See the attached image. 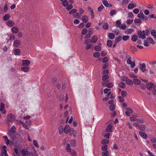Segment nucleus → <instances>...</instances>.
I'll return each instance as SVG.
<instances>
[{
	"label": "nucleus",
	"instance_id": "obj_1",
	"mask_svg": "<svg viewBox=\"0 0 156 156\" xmlns=\"http://www.w3.org/2000/svg\"><path fill=\"white\" fill-rule=\"evenodd\" d=\"M7 119L6 122V123L9 126H10V125L9 122H12L15 120V115L13 114H10L7 115Z\"/></svg>",
	"mask_w": 156,
	"mask_h": 156
},
{
	"label": "nucleus",
	"instance_id": "obj_2",
	"mask_svg": "<svg viewBox=\"0 0 156 156\" xmlns=\"http://www.w3.org/2000/svg\"><path fill=\"white\" fill-rule=\"evenodd\" d=\"M127 63L128 65H130V67L132 68H133L136 65L134 61H133V62L131 61V57L129 55L127 56Z\"/></svg>",
	"mask_w": 156,
	"mask_h": 156
},
{
	"label": "nucleus",
	"instance_id": "obj_3",
	"mask_svg": "<svg viewBox=\"0 0 156 156\" xmlns=\"http://www.w3.org/2000/svg\"><path fill=\"white\" fill-rule=\"evenodd\" d=\"M137 34L139 38L144 39L146 38L145 34H142V31L141 30H139L138 31Z\"/></svg>",
	"mask_w": 156,
	"mask_h": 156
},
{
	"label": "nucleus",
	"instance_id": "obj_4",
	"mask_svg": "<svg viewBox=\"0 0 156 156\" xmlns=\"http://www.w3.org/2000/svg\"><path fill=\"white\" fill-rule=\"evenodd\" d=\"M23 66H28L30 63V62L29 61L26 60H23L22 61Z\"/></svg>",
	"mask_w": 156,
	"mask_h": 156
},
{
	"label": "nucleus",
	"instance_id": "obj_5",
	"mask_svg": "<svg viewBox=\"0 0 156 156\" xmlns=\"http://www.w3.org/2000/svg\"><path fill=\"white\" fill-rule=\"evenodd\" d=\"M21 44V41L19 40H16L13 42V45L15 47H18Z\"/></svg>",
	"mask_w": 156,
	"mask_h": 156
},
{
	"label": "nucleus",
	"instance_id": "obj_6",
	"mask_svg": "<svg viewBox=\"0 0 156 156\" xmlns=\"http://www.w3.org/2000/svg\"><path fill=\"white\" fill-rule=\"evenodd\" d=\"M22 154L23 155H29L30 154V152L27 150V149H23L21 151Z\"/></svg>",
	"mask_w": 156,
	"mask_h": 156
},
{
	"label": "nucleus",
	"instance_id": "obj_7",
	"mask_svg": "<svg viewBox=\"0 0 156 156\" xmlns=\"http://www.w3.org/2000/svg\"><path fill=\"white\" fill-rule=\"evenodd\" d=\"M127 111L126 112H125V114L127 116H130V114H131L133 113V110L131 108H127L126 109Z\"/></svg>",
	"mask_w": 156,
	"mask_h": 156
},
{
	"label": "nucleus",
	"instance_id": "obj_8",
	"mask_svg": "<svg viewBox=\"0 0 156 156\" xmlns=\"http://www.w3.org/2000/svg\"><path fill=\"white\" fill-rule=\"evenodd\" d=\"M146 66L144 63L140 64V69L141 71L143 72H144L146 71Z\"/></svg>",
	"mask_w": 156,
	"mask_h": 156
},
{
	"label": "nucleus",
	"instance_id": "obj_9",
	"mask_svg": "<svg viewBox=\"0 0 156 156\" xmlns=\"http://www.w3.org/2000/svg\"><path fill=\"white\" fill-rule=\"evenodd\" d=\"M147 88L150 90H151L152 89V87L154 85L153 83H147L146 84Z\"/></svg>",
	"mask_w": 156,
	"mask_h": 156
},
{
	"label": "nucleus",
	"instance_id": "obj_10",
	"mask_svg": "<svg viewBox=\"0 0 156 156\" xmlns=\"http://www.w3.org/2000/svg\"><path fill=\"white\" fill-rule=\"evenodd\" d=\"M6 24L8 26L12 27L14 25L15 23L13 21L9 20L7 22Z\"/></svg>",
	"mask_w": 156,
	"mask_h": 156
},
{
	"label": "nucleus",
	"instance_id": "obj_11",
	"mask_svg": "<svg viewBox=\"0 0 156 156\" xmlns=\"http://www.w3.org/2000/svg\"><path fill=\"white\" fill-rule=\"evenodd\" d=\"M98 37L96 35H94L91 37V42L92 43H95L98 40Z\"/></svg>",
	"mask_w": 156,
	"mask_h": 156
},
{
	"label": "nucleus",
	"instance_id": "obj_12",
	"mask_svg": "<svg viewBox=\"0 0 156 156\" xmlns=\"http://www.w3.org/2000/svg\"><path fill=\"white\" fill-rule=\"evenodd\" d=\"M70 129V126L68 125H66L64 129V133L66 134L68 133L69 132Z\"/></svg>",
	"mask_w": 156,
	"mask_h": 156
},
{
	"label": "nucleus",
	"instance_id": "obj_13",
	"mask_svg": "<svg viewBox=\"0 0 156 156\" xmlns=\"http://www.w3.org/2000/svg\"><path fill=\"white\" fill-rule=\"evenodd\" d=\"M20 50L19 49H16L13 50V52L15 55H19L20 53Z\"/></svg>",
	"mask_w": 156,
	"mask_h": 156
},
{
	"label": "nucleus",
	"instance_id": "obj_14",
	"mask_svg": "<svg viewBox=\"0 0 156 156\" xmlns=\"http://www.w3.org/2000/svg\"><path fill=\"white\" fill-rule=\"evenodd\" d=\"M12 32L14 34L17 33L19 31L18 28L16 27H13L11 28Z\"/></svg>",
	"mask_w": 156,
	"mask_h": 156
},
{
	"label": "nucleus",
	"instance_id": "obj_15",
	"mask_svg": "<svg viewBox=\"0 0 156 156\" xmlns=\"http://www.w3.org/2000/svg\"><path fill=\"white\" fill-rule=\"evenodd\" d=\"M139 133L140 135L141 136V137H142L143 138L146 139L147 138V135L145 133L142 132H139Z\"/></svg>",
	"mask_w": 156,
	"mask_h": 156
},
{
	"label": "nucleus",
	"instance_id": "obj_16",
	"mask_svg": "<svg viewBox=\"0 0 156 156\" xmlns=\"http://www.w3.org/2000/svg\"><path fill=\"white\" fill-rule=\"evenodd\" d=\"M10 17V15L9 14H7L5 15L3 17V19L4 21H6L9 20Z\"/></svg>",
	"mask_w": 156,
	"mask_h": 156
},
{
	"label": "nucleus",
	"instance_id": "obj_17",
	"mask_svg": "<svg viewBox=\"0 0 156 156\" xmlns=\"http://www.w3.org/2000/svg\"><path fill=\"white\" fill-rule=\"evenodd\" d=\"M83 21L84 23H87L88 21V18L87 16H83L82 17Z\"/></svg>",
	"mask_w": 156,
	"mask_h": 156
},
{
	"label": "nucleus",
	"instance_id": "obj_18",
	"mask_svg": "<svg viewBox=\"0 0 156 156\" xmlns=\"http://www.w3.org/2000/svg\"><path fill=\"white\" fill-rule=\"evenodd\" d=\"M21 69L25 72H27L29 70V67L28 66L23 67L21 68Z\"/></svg>",
	"mask_w": 156,
	"mask_h": 156
},
{
	"label": "nucleus",
	"instance_id": "obj_19",
	"mask_svg": "<svg viewBox=\"0 0 156 156\" xmlns=\"http://www.w3.org/2000/svg\"><path fill=\"white\" fill-rule=\"evenodd\" d=\"M112 127V125H108L106 128V131L108 132H111Z\"/></svg>",
	"mask_w": 156,
	"mask_h": 156
},
{
	"label": "nucleus",
	"instance_id": "obj_20",
	"mask_svg": "<svg viewBox=\"0 0 156 156\" xmlns=\"http://www.w3.org/2000/svg\"><path fill=\"white\" fill-rule=\"evenodd\" d=\"M133 80V82L136 85H139L141 83L139 79H134Z\"/></svg>",
	"mask_w": 156,
	"mask_h": 156
},
{
	"label": "nucleus",
	"instance_id": "obj_21",
	"mask_svg": "<svg viewBox=\"0 0 156 156\" xmlns=\"http://www.w3.org/2000/svg\"><path fill=\"white\" fill-rule=\"evenodd\" d=\"M126 83L127 84L131 85H133V81L130 79L126 80Z\"/></svg>",
	"mask_w": 156,
	"mask_h": 156
},
{
	"label": "nucleus",
	"instance_id": "obj_22",
	"mask_svg": "<svg viewBox=\"0 0 156 156\" xmlns=\"http://www.w3.org/2000/svg\"><path fill=\"white\" fill-rule=\"evenodd\" d=\"M5 140V141L7 145H8L9 143L10 140H9L8 137L7 136H5L2 137Z\"/></svg>",
	"mask_w": 156,
	"mask_h": 156
},
{
	"label": "nucleus",
	"instance_id": "obj_23",
	"mask_svg": "<svg viewBox=\"0 0 156 156\" xmlns=\"http://www.w3.org/2000/svg\"><path fill=\"white\" fill-rule=\"evenodd\" d=\"M147 41L148 42L151 44H153L154 43V41L153 39L151 37H148L147 38Z\"/></svg>",
	"mask_w": 156,
	"mask_h": 156
},
{
	"label": "nucleus",
	"instance_id": "obj_24",
	"mask_svg": "<svg viewBox=\"0 0 156 156\" xmlns=\"http://www.w3.org/2000/svg\"><path fill=\"white\" fill-rule=\"evenodd\" d=\"M138 126L140 130L141 131H144L145 129V126L144 125H142L140 126Z\"/></svg>",
	"mask_w": 156,
	"mask_h": 156
},
{
	"label": "nucleus",
	"instance_id": "obj_25",
	"mask_svg": "<svg viewBox=\"0 0 156 156\" xmlns=\"http://www.w3.org/2000/svg\"><path fill=\"white\" fill-rule=\"evenodd\" d=\"M100 53L98 52H95L93 53V56L96 58H98L100 56Z\"/></svg>",
	"mask_w": 156,
	"mask_h": 156
},
{
	"label": "nucleus",
	"instance_id": "obj_26",
	"mask_svg": "<svg viewBox=\"0 0 156 156\" xmlns=\"http://www.w3.org/2000/svg\"><path fill=\"white\" fill-rule=\"evenodd\" d=\"M136 7V6H135L133 3H130L128 5V9H132Z\"/></svg>",
	"mask_w": 156,
	"mask_h": 156
},
{
	"label": "nucleus",
	"instance_id": "obj_27",
	"mask_svg": "<svg viewBox=\"0 0 156 156\" xmlns=\"http://www.w3.org/2000/svg\"><path fill=\"white\" fill-rule=\"evenodd\" d=\"M138 39V37L136 35L133 36L131 37V40L133 42H135Z\"/></svg>",
	"mask_w": 156,
	"mask_h": 156
},
{
	"label": "nucleus",
	"instance_id": "obj_28",
	"mask_svg": "<svg viewBox=\"0 0 156 156\" xmlns=\"http://www.w3.org/2000/svg\"><path fill=\"white\" fill-rule=\"evenodd\" d=\"M121 39L122 37L120 35L118 37L115 38V43H118L121 40Z\"/></svg>",
	"mask_w": 156,
	"mask_h": 156
},
{
	"label": "nucleus",
	"instance_id": "obj_29",
	"mask_svg": "<svg viewBox=\"0 0 156 156\" xmlns=\"http://www.w3.org/2000/svg\"><path fill=\"white\" fill-rule=\"evenodd\" d=\"M151 34L154 38H156V31L154 29H153L151 32Z\"/></svg>",
	"mask_w": 156,
	"mask_h": 156
},
{
	"label": "nucleus",
	"instance_id": "obj_30",
	"mask_svg": "<svg viewBox=\"0 0 156 156\" xmlns=\"http://www.w3.org/2000/svg\"><path fill=\"white\" fill-rule=\"evenodd\" d=\"M108 36L109 38L111 39H113L115 37L114 34L112 33H109Z\"/></svg>",
	"mask_w": 156,
	"mask_h": 156
},
{
	"label": "nucleus",
	"instance_id": "obj_31",
	"mask_svg": "<svg viewBox=\"0 0 156 156\" xmlns=\"http://www.w3.org/2000/svg\"><path fill=\"white\" fill-rule=\"evenodd\" d=\"M133 31V30L132 29H127L126 31V33L127 34H130Z\"/></svg>",
	"mask_w": 156,
	"mask_h": 156
},
{
	"label": "nucleus",
	"instance_id": "obj_32",
	"mask_svg": "<svg viewBox=\"0 0 156 156\" xmlns=\"http://www.w3.org/2000/svg\"><path fill=\"white\" fill-rule=\"evenodd\" d=\"M138 17L141 19H144V15L142 12H140L137 15Z\"/></svg>",
	"mask_w": 156,
	"mask_h": 156
},
{
	"label": "nucleus",
	"instance_id": "obj_33",
	"mask_svg": "<svg viewBox=\"0 0 156 156\" xmlns=\"http://www.w3.org/2000/svg\"><path fill=\"white\" fill-rule=\"evenodd\" d=\"M70 144L73 147H75L76 144V142L75 140H70Z\"/></svg>",
	"mask_w": 156,
	"mask_h": 156
},
{
	"label": "nucleus",
	"instance_id": "obj_34",
	"mask_svg": "<svg viewBox=\"0 0 156 156\" xmlns=\"http://www.w3.org/2000/svg\"><path fill=\"white\" fill-rule=\"evenodd\" d=\"M119 86L121 88H124L126 87V84L125 83L121 82L119 84Z\"/></svg>",
	"mask_w": 156,
	"mask_h": 156
},
{
	"label": "nucleus",
	"instance_id": "obj_35",
	"mask_svg": "<svg viewBox=\"0 0 156 156\" xmlns=\"http://www.w3.org/2000/svg\"><path fill=\"white\" fill-rule=\"evenodd\" d=\"M115 108V107L114 104H112L110 105L109 109L111 111H114Z\"/></svg>",
	"mask_w": 156,
	"mask_h": 156
},
{
	"label": "nucleus",
	"instance_id": "obj_36",
	"mask_svg": "<svg viewBox=\"0 0 156 156\" xmlns=\"http://www.w3.org/2000/svg\"><path fill=\"white\" fill-rule=\"evenodd\" d=\"M63 127L62 126H61L59 128V133L60 135H61L63 133Z\"/></svg>",
	"mask_w": 156,
	"mask_h": 156
},
{
	"label": "nucleus",
	"instance_id": "obj_37",
	"mask_svg": "<svg viewBox=\"0 0 156 156\" xmlns=\"http://www.w3.org/2000/svg\"><path fill=\"white\" fill-rule=\"evenodd\" d=\"M102 155V156H109L108 155V152L107 151L103 152Z\"/></svg>",
	"mask_w": 156,
	"mask_h": 156
},
{
	"label": "nucleus",
	"instance_id": "obj_38",
	"mask_svg": "<svg viewBox=\"0 0 156 156\" xmlns=\"http://www.w3.org/2000/svg\"><path fill=\"white\" fill-rule=\"evenodd\" d=\"M112 41L111 40H108L107 41V45L109 47H111L112 45Z\"/></svg>",
	"mask_w": 156,
	"mask_h": 156
},
{
	"label": "nucleus",
	"instance_id": "obj_39",
	"mask_svg": "<svg viewBox=\"0 0 156 156\" xmlns=\"http://www.w3.org/2000/svg\"><path fill=\"white\" fill-rule=\"evenodd\" d=\"M66 148L68 152H71V146L69 144H67Z\"/></svg>",
	"mask_w": 156,
	"mask_h": 156
},
{
	"label": "nucleus",
	"instance_id": "obj_40",
	"mask_svg": "<svg viewBox=\"0 0 156 156\" xmlns=\"http://www.w3.org/2000/svg\"><path fill=\"white\" fill-rule=\"evenodd\" d=\"M102 77V80L103 81H105L106 80L108 79L109 78V76L108 75H104Z\"/></svg>",
	"mask_w": 156,
	"mask_h": 156
},
{
	"label": "nucleus",
	"instance_id": "obj_41",
	"mask_svg": "<svg viewBox=\"0 0 156 156\" xmlns=\"http://www.w3.org/2000/svg\"><path fill=\"white\" fill-rule=\"evenodd\" d=\"M77 10L76 9H73L69 12V14H74V13H76Z\"/></svg>",
	"mask_w": 156,
	"mask_h": 156
},
{
	"label": "nucleus",
	"instance_id": "obj_42",
	"mask_svg": "<svg viewBox=\"0 0 156 156\" xmlns=\"http://www.w3.org/2000/svg\"><path fill=\"white\" fill-rule=\"evenodd\" d=\"M130 0H123L122 1L121 3L123 5L127 4L129 2Z\"/></svg>",
	"mask_w": 156,
	"mask_h": 156
},
{
	"label": "nucleus",
	"instance_id": "obj_43",
	"mask_svg": "<svg viewBox=\"0 0 156 156\" xmlns=\"http://www.w3.org/2000/svg\"><path fill=\"white\" fill-rule=\"evenodd\" d=\"M109 142L108 140L104 139L102 140L101 143L102 144H108Z\"/></svg>",
	"mask_w": 156,
	"mask_h": 156
},
{
	"label": "nucleus",
	"instance_id": "obj_44",
	"mask_svg": "<svg viewBox=\"0 0 156 156\" xmlns=\"http://www.w3.org/2000/svg\"><path fill=\"white\" fill-rule=\"evenodd\" d=\"M5 106V104L1 102L0 105V111H2L4 109Z\"/></svg>",
	"mask_w": 156,
	"mask_h": 156
},
{
	"label": "nucleus",
	"instance_id": "obj_45",
	"mask_svg": "<svg viewBox=\"0 0 156 156\" xmlns=\"http://www.w3.org/2000/svg\"><path fill=\"white\" fill-rule=\"evenodd\" d=\"M73 16L75 18H79L80 17V14L78 12H76L75 14H73Z\"/></svg>",
	"mask_w": 156,
	"mask_h": 156
},
{
	"label": "nucleus",
	"instance_id": "obj_46",
	"mask_svg": "<svg viewBox=\"0 0 156 156\" xmlns=\"http://www.w3.org/2000/svg\"><path fill=\"white\" fill-rule=\"evenodd\" d=\"M129 38V36L127 35H125L123 36L122 39L124 41L127 40Z\"/></svg>",
	"mask_w": 156,
	"mask_h": 156
},
{
	"label": "nucleus",
	"instance_id": "obj_47",
	"mask_svg": "<svg viewBox=\"0 0 156 156\" xmlns=\"http://www.w3.org/2000/svg\"><path fill=\"white\" fill-rule=\"evenodd\" d=\"M2 156H4L3 154H4L5 156H8V155L7 153L6 150H2Z\"/></svg>",
	"mask_w": 156,
	"mask_h": 156
},
{
	"label": "nucleus",
	"instance_id": "obj_48",
	"mask_svg": "<svg viewBox=\"0 0 156 156\" xmlns=\"http://www.w3.org/2000/svg\"><path fill=\"white\" fill-rule=\"evenodd\" d=\"M68 3V2L66 0H64L62 2V5L65 7L67 6Z\"/></svg>",
	"mask_w": 156,
	"mask_h": 156
},
{
	"label": "nucleus",
	"instance_id": "obj_49",
	"mask_svg": "<svg viewBox=\"0 0 156 156\" xmlns=\"http://www.w3.org/2000/svg\"><path fill=\"white\" fill-rule=\"evenodd\" d=\"M103 27L105 30H108V23H105L103 25Z\"/></svg>",
	"mask_w": 156,
	"mask_h": 156
},
{
	"label": "nucleus",
	"instance_id": "obj_50",
	"mask_svg": "<svg viewBox=\"0 0 156 156\" xmlns=\"http://www.w3.org/2000/svg\"><path fill=\"white\" fill-rule=\"evenodd\" d=\"M101 49V47L100 46H96L94 47V50L96 51H99Z\"/></svg>",
	"mask_w": 156,
	"mask_h": 156
},
{
	"label": "nucleus",
	"instance_id": "obj_51",
	"mask_svg": "<svg viewBox=\"0 0 156 156\" xmlns=\"http://www.w3.org/2000/svg\"><path fill=\"white\" fill-rule=\"evenodd\" d=\"M108 146L107 145H105L101 147V149L103 151H106L107 149Z\"/></svg>",
	"mask_w": 156,
	"mask_h": 156
},
{
	"label": "nucleus",
	"instance_id": "obj_52",
	"mask_svg": "<svg viewBox=\"0 0 156 156\" xmlns=\"http://www.w3.org/2000/svg\"><path fill=\"white\" fill-rule=\"evenodd\" d=\"M73 6L71 4H70L68 5L66 7V9L68 11H69L71 10L73 8Z\"/></svg>",
	"mask_w": 156,
	"mask_h": 156
},
{
	"label": "nucleus",
	"instance_id": "obj_53",
	"mask_svg": "<svg viewBox=\"0 0 156 156\" xmlns=\"http://www.w3.org/2000/svg\"><path fill=\"white\" fill-rule=\"evenodd\" d=\"M108 58L107 57H105L102 59V61L103 63H105L108 62Z\"/></svg>",
	"mask_w": 156,
	"mask_h": 156
},
{
	"label": "nucleus",
	"instance_id": "obj_54",
	"mask_svg": "<svg viewBox=\"0 0 156 156\" xmlns=\"http://www.w3.org/2000/svg\"><path fill=\"white\" fill-rule=\"evenodd\" d=\"M137 51V49L135 47H131V51L133 53H134Z\"/></svg>",
	"mask_w": 156,
	"mask_h": 156
},
{
	"label": "nucleus",
	"instance_id": "obj_55",
	"mask_svg": "<svg viewBox=\"0 0 156 156\" xmlns=\"http://www.w3.org/2000/svg\"><path fill=\"white\" fill-rule=\"evenodd\" d=\"M121 95L124 97H126L127 95V93L126 91L123 90L121 92Z\"/></svg>",
	"mask_w": 156,
	"mask_h": 156
},
{
	"label": "nucleus",
	"instance_id": "obj_56",
	"mask_svg": "<svg viewBox=\"0 0 156 156\" xmlns=\"http://www.w3.org/2000/svg\"><path fill=\"white\" fill-rule=\"evenodd\" d=\"M133 19L128 20L126 21V23H127V24L130 25L133 22Z\"/></svg>",
	"mask_w": 156,
	"mask_h": 156
},
{
	"label": "nucleus",
	"instance_id": "obj_57",
	"mask_svg": "<svg viewBox=\"0 0 156 156\" xmlns=\"http://www.w3.org/2000/svg\"><path fill=\"white\" fill-rule=\"evenodd\" d=\"M87 31V29L86 28H84L83 29L82 31V34L83 35L85 34Z\"/></svg>",
	"mask_w": 156,
	"mask_h": 156
},
{
	"label": "nucleus",
	"instance_id": "obj_58",
	"mask_svg": "<svg viewBox=\"0 0 156 156\" xmlns=\"http://www.w3.org/2000/svg\"><path fill=\"white\" fill-rule=\"evenodd\" d=\"M116 11L114 10H112L110 12V14L111 15V16H112L113 15H115L116 14Z\"/></svg>",
	"mask_w": 156,
	"mask_h": 156
},
{
	"label": "nucleus",
	"instance_id": "obj_59",
	"mask_svg": "<svg viewBox=\"0 0 156 156\" xmlns=\"http://www.w3.org/2000/svg\"><path fill=\"white\" fill-rule=\"evenodd\" d=\"M33 143L34 144V146L38 148L39 147L38 145V143H37V140H33Z\"/></svg>",
	"mask_w": 156,
	"mask_h": 156
},
{
	"label": "nucleus",
	"instance_id": "obj_60",
	"mask_svg": "<svg viewBox=\"0 0 156 156\" xmlns=\"http://www.w3.org/2000/svg\"><path fill=\"white\" fill-rule=\"evenodd\" d=\"M103 3L106 7H108V2L107 1L105 0H104L103 2Z\"/></svg>",
	"mask_w": 156,
	"mask_h": 156
},
{
	"label": "nucleus",
	"instance_id": "obj_61",
	"mask_svg": "<svg viewBox=\"0 0 156 156\" xmlns=\"http://www.w3.org/2000/svg\"><path fill=\"white\" fill-rule=\"evenodd\" d=\"M113 86V84L112 83H110L106 85V87L108 88H111Z\"/></svg>",
	"mask_w": 156,
	"mask_h": 156
},
{
	"label": "nucleus",
	"instance_id": "obj_62",
	"mask_svg": "<svg viewBox=\"0 0 156 156\" xmlns=\"http://www.w3.org/2000/svg\"><path fill=\"white\" fill-rule=\"evenodd\" d=\"M16 129L14 126H13L11 128V132L12 133H14L15 132Z\"/></svg>",
	"mask_w": 156,
	"mask_h": 156
},
{
	"label": "nucleus",
	"instance_id": "obj_63",
	"mask_svg": "<svg viewBox=\"0 0 156 156\" xmlns=\"http://www.w3.org/2000/svg\"><path fill=\"white\" fill-rule=\"evenodd\" d=\"M108 67V63H105L102 66L103 69H105Z\"/></svg>",
	"mask_w": 156,
	"mask_h": 156
},
{
	"label": "nucleus",
	"instance_id": "obj_64",
	"mask_svg": "<svg viewBox=\"0 0 156 156\" xmlns=\"http://www.w3.org/2000/svg\"><path fill=\"white\" fill-rule=\"evenodd\" d=\"M104 6L102 5H101L98 8V10L99 12H101L103 9Z\"/></svg>",
	"mask_w": 156,
	"mask_h": 156
}]
</instances>
